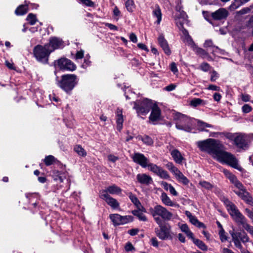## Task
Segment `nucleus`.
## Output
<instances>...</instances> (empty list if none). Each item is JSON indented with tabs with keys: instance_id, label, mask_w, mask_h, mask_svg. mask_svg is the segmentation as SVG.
<instances>
[{
	"instance_id": "obj_1",
	"label": "nucleus",
	"mask_w": 253,
	"mask_h": 253,
	"mask_svg": "<svg viewBox=\"0 0 253 253\" xmlns=\"http://www.w3.org/2000/svg\"><path fill=\"white\" fill-rule=\"evenodd\" d=\"M202 151L212 155L213 158L221 163L228 164L232 168L242 171L243 168L238 165V160L232 154L223 150V146L219 141L209 138L197 142Z\"/></svg>"
},
{
	"instance_id": "obj_2",
	"label": "nucleus",
	"mask_w": 253,
	"mask_h": 253,
	"mask_svg": "<svg viewBox=\"0 0 253 253\" xmlns=\"http://www.w3.org/2000/svg\"><path fill=\"white\" fill-rule=\"evenodd\" d=\"M149 212L159 226V228H155L157 236L162 240L172 239L171 227L166 221L171 220L173 218V214L160 205H157L150 208Z\"/></svg>"
},
{
	"instance_id": "obj_3",
	"label": "nucleus",
	"mask_w": 253,
	"mask_h": 253,
	"mask_svg": "<svg viewBox=\"0 0 253 253\" xmlns=\"http://www.w3.org/2000/svg\"><path fill=\"white\" fill-rule=\"evenodd\" d=\"M77 83V77L74 74L64 75L61 80L57 82V85L67 93L70 92Z\"/></svg>"
},
{
	"instance_id": "obj_4",
	"label": "nucleus",
	"mask_w": 253,
	"mask_h": 253,
	"mask_svg": "<svg viewBox=\"0 0 253 253\" xmlns=\"http://www.w3.org/2000/svg\"><path fill=\"white\" fill-rule=\"evenodd\" d=\"M177 129L190 132L192 128V120L186 115L179 113L175 114L173 118Z\"/></svg>"
},
{
	"instance_id": "obj_5",
	"label": "nucleus",
	"mask_w": 253,
	"mask_h": 253,
	"mask_svg": "<svg viewBox=\"0 0 253 253\" xmlns=\"http://www.w3.org/2000/svg\"><path fill=\"white\" fill-rule=\"evenodd\" d=\"M154 103L151 100L144 99L141 101H137L134 102L133 109H135L138 115H146L153 107Z\"/></svg>"
},
{
	"instance_id": "obj_6",
	"label": "nucleus",
	"mask_w": 253,
	"mask_h": 253,
	"mask_svg": "<svg viewBox=\"0 0 253 253\" xmlns=\"http://www.w3.org/2000/svg\"><path fill=\"white\" fill-rule=\"evenodd\" d=\"M33 52L38 60L46 61L48 59V57L51 52L50 50L49 45L48 44H45L44 46L37 45L34 47Z\"/></svg>"
},
{
	"instance_id": "obj_7",
	"label": "nucleus",
	"mask_w": 253,
	"mask_h": 253,
	"mask_svg": "<svg viewBox=\"0 0 253 253\" xmlns=\"http://www.w3.org/2000/svg\"><path fill=\"white\" fill-rule=\"evenodd\" d=\"M231 235L235 246L239 249H241L242 247H243L241 241L243 243H246L250 241L249 237L244 231L243 232H233L231 234Z\"/></svg>"
},
{
	"instance_id": "obj_8",
	"label": "nucleus",
	"mask_w": 253,
	"mask_h": 253,
	"mask_svg": "<svg viewBox=\"0 0 253 253\" xmlns=\"http://www.w3.org/2000/svg\"><path fill=\"white\" fill-rule=\"evenodd\" d=\"M59 68L62 70L73 71L76 70V65L70 60L66 58H61L57 61Z\"/></svg>"
},
{
	"instance_id": "obj_9",
	"label": "nucleus",
	"mask_w": 253,
	"mask_h": 253,
	"mask_svg": "<svg viewBox=\"0 0 253 253\" xmlns=\"http://www.w3.org/2000/svg\"><path fill=\"white\" fill-rule=\"evenodd\" d=\"M230 215L233 219L239 224L241 225L244 228L248 223L245 216L239 211L237 207L232 211H230Z\"/></svg>"
},
{
	"instance_id": "obj_10",
	"label": "nucleus",
	"mask_w": 253,
	"mask_h": 253,
	"mask_svg": "<svg viewBox=\"0 0 253 253\" xmlns=\"http://www.w3.org/2000/svg\"><path fill=\"white\" fill-rule=\"evenodd\" d=\"M147 167L151 171L154 172L161 178L163 179H169L170 176L168 172L163 169L162 168L158 166L156 164L152 163L148 164Z\"/></svg>"
},
{
	"instance_id": "obj_11",
	"label": "nucleus",
	"mask_w": 253,
	"mask_h": 253,
	"mask_svg": "<svg viewBox=\"0 0 253 253\" xmlns=\"http://www.w3.org/2000/svg\"><path fill=\"white\" fill-rule=\"evenodd\" d=\"M100 197L105 200L107 204L113 209H116L119 207V203L114 198L111 197L106 192H101Z\"/></svg>"
},
{
	"instance_id": "obj_12",
	"label": "nucleus",
	"mask_w": 253,
	"mask_h": 253,
	"mask_svg": "<svg viewBox=\"0 0 253 253\" xmlns=\"http://www.w3.org/2000/svg\"><path fill=\"white\" fill-rule=\"evenodd\" d=\"M133 161L143 168H146L148 164L147 158L142 154L135 153L131 156Z\"/></svg>"
},
{
	"instance_id": "obj_13",
	"label": "nucleus",
	"mask_w": 253,
	"mask_h": 253,
	"mask_svg": "<svg viewBox=\"0 0 253 253\" xmlns=\"http://www.w3.org/2000/svg\"><path fill=\"white\" fill-rule=\"evenodd\" d=\"M235 193L247 204L253 207V199L250 194L246 190L234 191Z\"/></svg>"
},
{
	"instance_id": "obj_14",
	"label": "nucleus",
	"mask_w": 253,
	"mask_h": 253,
	"mask_svg": "<svg viewBox=\"0 0 253 253\" xmlns=\"http://www.w3.org/2000/svg\"><path fill=\"white\" fill-rule=\"evenodd\" d=\"M49 45L50 50L52 52L56 49L62 48L64 46L63 42L60 38L52 37L49 40V42L47 43Z\"/></svg>"
},
{
	"instance_id": "obj_15",
	"label": "nucleus",
	"mask_w": 253,
	"mask_h": 253,
	"mask_svg": "<svg viewBox=\"0 0 253 253\" xmlns=\"http://www.w3.org/2000/svg\"><path fill=\"white\" fill-rule=\"evenodd\" d=\"M228 14V11L224 8H219L217 10L212 12L211 16L214 20H222L226 18Z\"/></svg>"
},
{
	"instance_id": "obj_16",
	"label": "nucleus",
	"mask_w": 253,
	"mask_h": 253,
	"mask_svg": "<svg viewBox=\"0 0 253 253\" xmlns=\"http://www.w3.org/2000/svg\"><path fill=\"white\" fill-rule=\"evenodd\" d=\"M136 179L140 183L142 184L149 185L153 182L152 178L145 173L138 174L136 175Z\"/></svg>"
},
{
	"instance_id": "obj_17",
	"label": "nucleus",
	"mask_w": 253,
	"mask_h": 253,
	"mask_svg": "<svg viewBox=\"0 0 253 253\" xmlns=\"http://www.w3.org/2000/svg\"><path fill=\"white\" fill-rule=\"evenodd\" d=\"M234 142L237 147L243 148L247 145L246 137L244 134L238 133Z\"/></svg>"
},
{
	"instance_id": "obj_18",
	"label": "nucleus",
	"mask_w": 253,
	"mask_h": 253,
	"mask_svg": "<svg viewBox=\"0 0 253 253\" xmlns=\"http://www.w3.org/2000/svg\"><path fill=\"white\" fill-rule=\"evenodd\" d=\"M151 113L149 116V119L152 122H155L160 119L161 115V110L157 104L155 103L152 107Z\"/></svg>"
},
{
	"instance_id": "obj_19",
	"label": "nucleus",
	"mask_w": 253,
	"mask_h": 253,
	"mask_svg": "<svg viewBox=\"0 0 253 253\" xmlns=\"http://www.w3.org/2000/svg\"><path fill=\"white\" fill-rule=\"evenodd\" d=\"M158 42L160 46L162 47L166 54L169 55L171 53L166 40L163 35H160L158 38Z\"/></svg>"
},
{
	"instance_id": "obj_20",
	"label": "nucleus",
	"mask_w": 253,
	"mask_h": 253,
	"mask_svg": "<svg viewBox=\"0 0 253 253\" xmlns=\"http://www.w3.org/2000/svg\"><path fill=\"white\" fill-rule=\"evenodd\" d=\"M170 154L176 163L181 164L182 163L184 158L178 150L174 149L171 152Z\"/></svg>"
},
{
	"instance_id": "obj_21",
	"label": "nucleus",
	"mask_w": 253,
	"mask_h": 253,
	"mask_svg": "<svg viewBox=\"0 0 253 253\" xmlns=\"http://www.w3.org/2000/svg\"><path fill=\"white\" fill-rule=\"evenodd\" d=\"M101 192H106L107 193L111 194H119L121 193L122 189L117 185L113 184L108 186L105 190Z\"/></svg>"
},
{
	"instance_id": "obj_22",
	"label": "nucleus",
	"mask_w": 253,
	"mask_h": 253,
	"mask_svg": "<svg viewBox=\"0 0 253 253\" xmlns=\"http://www.w3.org/2000/svg\"><path fill=\"white\" fill-rule=\"evenodd\" d=\"M173 174L175 175L177 180L179 182L182 183L183 184L187 185L189 183V180L178 169L175 171V173H173Z\"/></svg>"
},
{
	"instance_id": "obj_23",
	"label": "nucleus",
	"mask_w": 253,
	"mask_h": 253,
	"mask_svg": "<svg viewBox=\"0 0 253 253\" xmlns=\"http://www.w3.org/2000/svg\"><path fill=\"white\" fill-rule=\"evenodd\" d=\"M116 122L117 128L119 131H121L123 127L124 119L122 111L119 109L117 111Z\"/></svg>"
},
{
	"instance_id": "obj_24",
	"label": "nucleus",
	"mask_w": 253,
	"mask_h": 253,
	"mask_svg": "<svg viewBox=\"0 0 253 253\" xmlns=\"http://www.w3.org/2000/svg\"><path fill=\"white\" fill-rule=\"evenodd\" d=\"M221 200L226 206L229 213H230V211H232L237 208L234 204H233L228 198L225 197H222L221 198Z\"/></svg>"
},
{
	"instance_id": "obj_25",
	"label": "nucleus",
	"mask_w": 253,
	"mask_h": 253,
	"mask_svg": "<svg viewBox=\"0 0 253 253\" xmlns=\"http://www.w3.org/2000/svg\"><path fill=\"white\" fill-rule=\"evenodd\" d=\"M153 16L157 18L156 23L159 24L162 20V12L160 6L158 5H156L155 8L152 12Z\"/></svg>"
},
{
	"instance_id": "obj_26",
	"label": "nucleus",
	"mask_w": 253,
	"mask_h": 253,
	"mask_svg": "<svg viewBox=\"0 0 253 253\" xmlns=\"http://www.w3.org/2000/svg\"><path fill=\"white\" fill-rule=\"evenodd\" d=\"M160 198L162 203L166 206L172 207L174 205V203L165 192L162 193Z\"/></svg>"
},
{
	"instance_id": "obj_27",
	"label": "nucleus",
	"mask_w": 253,
	"mask_h": 253,
	"mask_svg": "<svg viewBox=\"0 0 253 253\" xmlns=\"http://www.w3.org/2000/svg\"><path fill=\"white\" fill-rule=\"evenodd\" d=\"M139 140H141L145 144L147 145H152L153 144V139L148 135L144 136L138 135L136 137Z\"/></svg>"
},
{
	"instance_id": "obj_28",
	"label": "nucleus",
	"mask_w": 253,
	"mask_h": 253,
	"mask_svg": "<svg viewBox=\"0 0 253 253\" xmlns=\"http://www.w3.org/2000/svg\"><path fill=\"white\" fill-rule=\"evenodd\" d=\"M182 38L183 42H186L189 45H193L194 44V42L191 37L189 35L188 31L184 29L182 31Z\"/></svg>"
},
{
	"instance_id": "obj_29",
	"label": "nucleus",
	"mask_w": 253,
	"mask_h": 253,
	"mask_svg": "<svg viewBox=\"0 0 253 253\" xmlns=\"http://www.w3.org/2000/svg\"><path fill=\"white\" fill-rule=\"evenodd\" d=\"M28 12V7L27 5H21L15 10V13L18 15H22L25 14Z\"/></svg>"
},
{
	"instance_id": "obj_30",
	"label": "nucleus",
	"mask_w": 253,
	"mask_h": 253,
	"mask_svg": "<svg viewBox=\"0 0 253 253\" xmlns=\"http://www.w3.org/2000/svg\"><path fill=\"white\" fill-rule=\"evenodd\" d=\"M193 243L201 250L202 251H207L208 250L207 246L205 245V244L200 240L199 239H193Z\"/></svg>"
},
{
	"instance_id": "obj_31",
	"label": "nucleus",
	"mask_w": 253,
	"mask_h": 253,
	"mask_svg": "<svg viewBox=\"0 0 253 253\" xmlns=\"http://www.w3.org/2000/svg\"><path fill=\"white\" fill-rule=\"evenodd\" d=\"M121 215L119 214H111L110 215V218L113 222L114 225H120V222H121Z\"/></svg>"
},
{
	"instance_id": "obj_32",
	"label": "nucleus",
	"mask_w": 253,
	"mask_h": 253,
	"mask_svg": "<svg viewBox=\"0 0 253 253\" xmlns=\"http://www.w3.org/2000/svg\"><path fill=\"white\" fill-rule=\"evenodd\" d=\"M132 213L138 217V218L143 221H147V217L142 212H140V211H136L134 210L132 211Z\"/></svg>"
},
{
	"instance_id": "obj_33",
	"label": "nucleus",
	"mask_w": 253,
	"mask_h": 253,
	"mask_svg": "<svg viewBox=\"0 0 253 253\" xmlns=\"http://www.w3.org/2000/svg\"><path fill=\"white\" fill-rule=\"evenodd\" d=\"M74 150L80 156L85 157L86 155V151L81 145H76Z\"/></svg>"
},
{
	"instance_id": "obj_34",
	"label": "nucleus",
	"mask_w": 253,
	"mask_h": 253,
	"mask_svg": "<svg viewBox=\"0 0 253 253\" xmlns=\"http://www.w3.org/2000/svg\"><path fill=\"white\" fill-rule=\"evenodd\" d=\"M190 222L199 228H205V225L202 222H200L195 216L191 217Z\"/></svg>"
},
{
	"instance_id": "obj_35",
	"label": "nucleus",
	"mask_w": 253,
	"mask_h": 253,
	"mask_svg": "<svg viewBox=\"0 0 253 253\" xmlns=\"http://www.w3.org/2000/svg\"><path fill=\"white\" fill-rule=\"evenodd\" d=\"M194 50L198 55L202 58H205L208 55V52L203 48L195 47Z\"/></svg>"
},
{
	"instance_id": "obj_36",
	"label": "nucleus",
	"mask_w": 253,
	"mask_h": 253,
	"mask_svg": "<svg viewBox=\"0 0 253 253\" xmlns=\"http://www.w3.org/2000/svg\"><path fill=\"white\" fill-rule=\"evenodd\" d=\"M120 225L125 224L133 221V217L131 215L120 216Z\"/></svg>"
},
{
	"instance_id": "obj_37",
	"label": "nucleus",
	"mask_w": 253,
	"mask_h": 253,
	"mask_svg": "<svg viewBox=\"0 0 253 253\" xmlns=\"http://www.w3.org/2000/svg\"><path fill=\"white\" fill-rule=\"evenodd\" d=\"M55 161L56 159L52 155L46 156L44 159V162L47 166L52 165Z\"/></svg>"
},
{
	"instance_id": "obj_38",
	"label": "nucleus",
	"mask_w": 253,
	"mask_h": 253,
	"mask_svg": "<svg viewBox=\"0 0 253 253\" xmlns=\"http://www.w3.org/2000/svg\"><path fill=\"white\" fill-rule=\"evenodd\" d=\"M26 20L31 25H34L37 21L36 15L32 13H30L28 15Z\"/></svg>"
},
{
	"instance_id": "obj_39",
	"label": "nucleus",
	"mask_w": 253,
	"mask_h": 253,
	"mask_svg": "<svg viewBox=\"0 0 253 253\" xmlns=\"http://www.w3.org/2000/svg\"><path fill=\"white\" fill-rule=\"evenodd\" d=\"M125 4L128 11L132 12L133 11L134 7V4L132 0H126Z\"/></svg>"
},
{
	"instance_id": "obj_40",
	"label": "nucleus",
	"mask_w": 253,
	"mask_h": 253,
	"mask_svg": "<svg viewBox=\"0 0 253 253\" xmlns=\"http://www.w3.org/2000/svg\"><path fill=\"white\" fill-rule=\"evenodd\" d=\"M204 102V101L200 98H194L191 101L190 104L193 107H197Z\"/></svg>"
},
{
	"instance_id": "obj_41",
	"label": "nucleus",
	"mask_w": 253,
	"mask_h": 253,
	"mask_svg": "<svg viewBox=\"0 0 253 253\" xmlns=\"http://www.w3.org/2000/svg\"><path fill=\"white\" fill-rule=\"evenodd\" d=\"M166 166L167 168L173 174L175 173V171L178 169L174 166L172 163L168 162Z\"/></svg>"
},
{
	"instance_id": "obj_42",
	"label": "nucleus",
	"mask_w": 253,
	"mask_h": 253,
	"mask_svg": "<svg viewBox=\"0 0 253 253\" xmlns=\"http://www.w3.org/2000/svg\"><path fill=\"white\" fill-rule=\"evenodd\" d=\"M129 197L131 202L136 206V207L140 206L141 203L140 201L135 195L130 194Z\"/></svg>"
},
{
	"instance_id": "obj_43",
	"label": "nucleus",
	"mask_w": 253,
	"mask_h": 253,
	"mask_svg": "<svg viewBox=\"0 0 253 253\" xmlns=\"http://www.w3.org/2000/svg\"><path fill=\"white\" fill-rule=\"evenodd\" d=\"M199 184L205 189L210 190L213 187L212 185L209 182L206 181H201L200 182Z\"/></svg>"
},
{
	"instance_id": "obj_44",
	"label": "nucleus",
	"mask_w": 253,
	"mask_h": 253,
	"mask_svg": "<svg viewBox=\"0 0 253 253\" xmlns=\"http://www.w3.org/2000/svg\"><path fill=\"white\" fill-rule=\"evenodd\" d=\"M252 110V107L248 104H244L242 107V111L244 113H249L251 112Z\"/></svg>"
},
{
	"instance_id": "obj_45",
	"label": "nucleus",
	"mask_w": 253,
	"mask_h": 253,
	"mask_svg": "<svg viewBox=\"0 0 253 253\" xmlns=\"http://www.w3.org/2000/svg\"><path fill=\"white\" fill-rule=\"evenodd\" d=\"M219 234L220 240L222 242H224L227 240V236L225 235V232L223 228H221L220 230Z\"/></svg>"
},
{
	"instance_id": "obj_46",
	"label": "nucleus",
	"mask_w": 253,
	"mask_h": 253,
	"mask_svg": "<svg viewBox=\"0 0 253 253\" xmlns=\"http://www.w3.org/2000/svg\"><path fill=\"white\" fill-rule=\"evenodd\" d=\"M210 65L206 62L202 63L200 66V69L204 72L208 71L210 69Z\"/></svg>"
},
{
	"instance_id": "obj_47",
	"label": "nucleus",
	"mask_w": 253,
	"mask_h": 253,
	"mask_svg": "<svg viewBox=\"0 0 253 253\" xmlns=\"http://www.w3.org/2000/svg\"><path fill=\"white\" fill-rule=\"evenodd\" d=\"M238 133H232L227 132L225 134V136L228 139L234 141Z\"/></svg>"
},
{
	"instance_id": "obj_48",
	"label": "nucleus",
	"mask_w": 253,
	"mask_h": 253,
	"mask_svg": "<svg viewBox=\"0 0 253 253\" xmlns=\"http://www.w3.org/2000/svg\"><path fill=\"white\" fill-rule=\"evenodd\" d=\"M83 4L87 6L93 7L94 5V3L91 0H79Z\"/></svg>"
},
{
	"instance_id": "obj_49",
	"label": "nucleus",
	"mask_w": 253,
	"mask_h": 253,
	"mask_svg": "<svg viewBox=\"0 0 253 253\" xmlns=\"http://www.w3.org/2000/svg\"><path fill=\"white\" fill-rule=\"evenodd\" d=\"M125 250L126 252L132 251L135 250L134 247L130 242H127L125 247Z\"/></svg>"
},
{
	"instance_id": "obj_50",
	"label": "nucleus",
	"mask_w": 253,
	"mask_h": 253,
	"mask_svg": "<svg viewBox=\"0 0 253 253\" xmlns=\"http://www.w3.org/2000/svg\"><path fill=\"white\" fill-rule=\"evenodd\" d=\"M213 43L212 41L211 40H207L204 44V47L205 48L211 47V49L213 47Z\"/></svg>"
},
{
	"instance_id": "obj_51",
	"label": "nucleus",
	"mask_w": 253,
	"mask_h": 253,
	"mask_svg": "<svg viewBox=\"0 0 253 253\" xmlns=\"http://www.w3.org/2000/svg\"><path fill=\"white\" fill-rule=\"evenodd\" d=\"M251 10V8L250 7H245L242 9L241 10L238 11V13L240 15H243L249 13Z\"/></svg>"
},
{
	"instance_id": "obj_52",
	"label": "nucleus",
	"mask_w": 253,
	"mask_h": 253,
	"mask_svg": "<svg viewBox=\"0 0 253 253\" xmlns=\"http://www.w3.org/2000/svg\"><path fill=\"white\" fill-rule=\"evenodd\" d=\"M223 50L220 49L218 46H213V47L211 49V52L213 54L216 53H222Z\"/></svg>"
},
{
	"instance_id": "obj_53",
	"label": "nucleus",
	"mask_w": 253,
	"mask_h": 253,
	"mask_svg": "<svg viewBox=\"0 0 253 253\" xmlns=\"http://www.w3.org/2000/svg\"><path fill=\"white\" fill-rule=\"evenodd\" d=\"M234 185L239 189V191H243L246 189L244 185L238 180Z\"/></svg>"
},
{
	"instance_id": "obj_54",
	"label": "nucleus",
	"mask_w": 253,
	"mask_h": 253,
	"mask_svg": "<svg viewBox=\"0 0 253 253\" xmlns=\"http://www.w3.org/2000/svg\"><path fill=\"white\" fill-rule=\"evenodd\" d=\"M244 228L253 237V227L249 224L246 225Z\"/></svg>"
},
{
	"instance_id": "obj_55",
	"label": "nucleus",
	"mask_w": 253,
	"mask_h": 253,
	"mask_svg": "<svg viewBox=\"0 0 253 253\" xmlns=\"http://www.w3.org/2000/svg\"><path fill=\"white\" fill-rule=\"evenodd\" d=\"M170 69L171 72L173 73L174 74H176L178 72V69L176 67V65L174 62H172L170 65Z\"/></svg>"
},
{
	"instance_id": "obj_56",
	"label": "nucleus",
	"mask_w": 253,
	"mask_h": 253,
	"mask_svg": "<svg viewBox=\"0 0 253 253\" xmlns=\"http://www.w3.org/2000/svg\"><path fill=\"white\" fill-rule=\"evenodd\" d=\"M84 52L83 50H81L80 51H77L76 54V59H82L84 57Z\"/></svg>"
},
{
	"instance_id": "obj_57",
	"label": "nucleus",
	"mask_w": 253,
	"mask_h": 253,
	"mask_svg": "<svg viewBox=\"0 0 253 253\" xmlns=\"http://www.w3.org/2000/svg\"><path fill=\"white\" fill-rule=\"evenodd\" d=\"M198 125L199 126L202 127H211V125L207 124L206 123H204V122L200 121H198Z\"/></svg>"
},
{
	"instance_id": "obj_58",
	"label": "nucleus",
	"mask_w": 253,
	"mask_h": 253,
	"mask_svg": "<svg viewBox=\"0 0 253 253\" xmlns=\"http://www.w3.org/2000/svg\"><path fill=\"white\" fill-rule=\"evenodd\" d=\"M161 185L164 187V188L167 190L168 191L169 189V187H171L172 185L168 183L167 182L165 181H163L161 183Z\"/></svg>"
},
{
	"instance_id": "obj_59",
	"label": "nucleus",
	"mask_w": 253,
	"mask_h": 253,
	"mask_svg": "<svg viewBox=\"0 0 253 253\" xmlns=\"http://www.w3.org/2000/svg\"><path fill=\"white\" fill-rule=\"evenodd\" d=\"M139 232L138 229H131L128 231V233L131 236H135Z\"/></svg>"
},
{
	"instance_id": "obj_60",
	"label": "nucleus",
	"mask_w": 253,
	"mask_h": 253,
	"mask_svg": "<svg viewBox=\"0 0 253 253\" xmlns=\"http://www.w3.org/2000/svg\"><path fill=\"white\" fill-rule=\"evenodd\" d=\"M218 77V76L217 73L216 71H213L212 72V74H211V80L212 82H214V81H215V80H216V79Z\"/></svg>"
},
{
	"instance_id": "obj_61",
	"label": "nucleus",
	"mask_w": 253,
	"mask_h": 253,
	"mask_svg": "<svg viewBox=\"0 0 253 253\" xmlns=\"http://www.w3.org/2000/svg\"><path fill=\"white\" fill-rule=\"evenodd\" d=\"M242 100L244 102H248L250 101L251 96L249 94H242L241 95Z\"/></svg>"
},
{
	"instance_id": "obj_62",
	"label": "nucleus",
	"mask_w": 253,
	"mask_h": 253,
	"mask_svg": "<svg viewBox=\"0 0 253 253\" xmlns=\"http://www.w3.org/2000/svg\"><path fill=\"white\" fill-rule=\"evenodd\" d=\"M129 39L133 43H136L137 41V38L135 34L132 33L130 34Z\"/></svg>"
},
{
	"instance_id": "obj_63",
	"label": "nucleus",
	"mask_w": 253,
	"mask_h": 253,
	"mask_svg": "<svg viewBox=\"0 0 253 253\" xmlns=\"http://www.w3.org/2000/svg\"><path fill=\"white\" fill-rule=\"evenodd\" d=\"M176 87V85L174 84H169V85L167 86L165 89V90L168 91H172L173 90H174Z\"/></svg>"
},
{
	"instance_id": "obj_64",
	"label": "nucleus",
	"mask_w": 253,
	"mask_h": 253,
	"mask_svg": "<svg viewBox=\"0 0 253 253\" xmlns=\"http://www.w3.org/2000/svg\"><path fill=\"white\" fill-rule=\"evenodd\" d=\"M108 158L110 161L112 162L113 163L115 162L119 159V158L118 157H116L113 155H109L108 156Z\"/></svg>"
}]
</instances>
